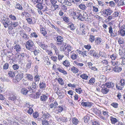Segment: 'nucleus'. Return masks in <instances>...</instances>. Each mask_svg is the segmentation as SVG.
Returning a JSON list of instances; mask_svg holds the SVG:
<instances>
[{"label": "nucleus", "instance_id": "28", "mask_svg": "<svg viewBox=\"0 0 125 125\" xmlns=\"http://www.w3.org/2000/svg\"><path fill=\"white\" fill-rule=\"evenodd\" d=\"M50 117H51L50 114H48L47 113V114H46L44 115H43L42 117H41V120H42L45 118L46 119L49 118Z\"/></svg>", "mask_w": 125, "mask_h": 125}, {"label": "nucleus", "instance_id": "3", "mask_svg": "<svg viewBox=\"0 0 125 125\" xmlns=\"http://www.w3.org/2000/svg\"><path fill=\"white\" fill-rule=\"evenodd\" d=\"M33 45L34 43L33 42L30 40L26 42L25 46L28 50H30L33 48Z\"/></svg>", "mask_w": 125, "mask_h": 125}, {"label": "nucleus", "instance_id": "2", "mask_svg": "<svg viewBox=\"0 0 125 125\" xmlns=\"http://www.w3.org/2000/svg\"><path fill=\"white\" fill-rule=\"evenodd\" d=\"M116 57V56L115 54H113L111 56L110 58L112 60L111 61V64L113 66L117 65L120 64L119 60L117 61L115 60Z\"/></svg>", "mask_w": 125, "mask_h": 125}, {"label": "nucleus", "instance_id": "12", "mask_svg": "<svg viewBox=\"0 0 125 125\" xmlns=\"http://www.w3.org/2000/svg\"><path fill=\"white\" fill-rule=\"evenodd\" d=\"M113 70L115 72L118 73L121 71L122 69L120 67L116 66L115 67L113 68Z\"/></svg>", "mask_w": 125, "mask_h": 125}, {"label": "nucleus", "instance_id": "50", "mask_svg": "<svg viewBox=\"0 0 125 125\" xmlns=\"http://www.w3.org/2000/svg\"><path fill=\"white\" fill-rule=\"evenodd\" d=\"M46 84L43 82L41 83H40V87L41 89H43L45 87Z\"/></svg>", "mask_w": 125, "mask_h": 125}, {"label": "nucleus", "instance_id": "37", "mask_svg": "<svg viewBox=\"0 0 125 125\" xmlns=\"http://www.w3.org/2000/svg\"><path fill=\"white\" fill-rule=\"evenodd\" d=\"M9 64L6 62L4 64L3 66V69L5 70H7L9 68Z\"/></svg>", "mask_w": 125, "mask_h": 125}, {"label": "nucleus", "instance_id": "30", "mask_svg": "<svg viewBox=\"0 0 125 125\" xmlns=\"http://www.w3.org/2000/svg\"><path fill=\"white\" fill-rule=\"evenodd\" d=\"M9 98V99L12 101H14L15 100H18L17 97L14 95H12Z\"/></svg>", "mask_w": 125, "mask_h": 125}, {"label": "nucleus", "instance_id": "8", "mask_svg": "<svg viewBox=\"0 0 125 125\" xmlns=\"http://www.w3.org/2000/svg\"><path fill=\"white\" fill-rule=\"evenodd\" d=\"M81 104L82 106H84L87 107H90L92 106V103L88 101L82 102L81 103Z\"/></svg>", "mask_w": 125, "mask_h": 125}, {"label": "nucleus", "instance_id": "40", "mask_svg": "<svg viewBox=\"0 0 125 125\" xmlns=\"http://www.w3.org/2000/svg\"><path fill=\"white\" fill-rule=\"evenodd\" d=\"M90 118L89 115L85 116L84 118V120L85 123H88L90 120Z\"/></svg>", "mask_w": 125, "mask_h": 125}, {"label": "nucleus", "instance_id": "15", "mask_svg": "<svg viewBox=\"0 0 125 125\" xmlns=\"http://www.w3.org/2000/svg\"><path fill=\"white\" fill-rule=\"evenodd\" d=\"M102 60L101 61L100 63L101 64L105 66L107 65L108 63V61L105 59H104L103 58H101Z\"/></svg>", "mask_w": 125, "mask_h": 125}, {"label": "nucleus", "instance_id": "39", "mask_svg": "<svg viewBox=\"0 0 125 125\" xmlns=\"http://www.w3.org/2000/svg\"><path fill=\"white\" fill-rule=\"evenodd\" d=\"M72 71L73 73H76L78 72V70L76 67L73 66L71 68Z\"/></svg>", "mask_w": 125, "mask_h": 125}, {"label": "nucleus", "instance_id": "1", "mask_svg": "<svg viewBox=\"0 0 125 125\" xmlns=\"http://www.w3.org/2000/svg\"><path fill=\"white\" fill-rule=\"evenodd\" d=\"M54 39L56 41L57 44L58 46H65V43L63 42V38L61 36H58L54 38Z\"/></svg>", "mask_w": 125, "mask_h": 125}, {"label": "nucleus", "instance_id": "54", "mask_svg": "<svg viewBox=\"0 0 125 125\" xmlns=\"http://www.w3.org/2000/svg\"><path fill=\"white\" fill-rule=\"evenodd\" d=\"M44 5V4H43L42 3H40V10H41L42 9H43V10H42L43 11L44 10V9H45V7H44L43 6V5Z\"/></svg>", "mask_w": 125, "mask_h": 125}, {"label": "nucleus", "instance_id": "4", "mask_svg": "<svg viewBox=\"0 0 125 125\" xmlns=\"http://www.w3.org/2000/svg\"><path fill=\"white\" fill-rule=\"evenodd\" d=\"M75 14H76V16L77 18L81 20L83 14V12L81 10H77L76 11V13Z\"/></svg>", "mask_w": 125, "mask_h": 125}, {"label": "nucleus", "instance_id": "7", "mask_svg": "<svg viewBox=\"0 0 125 125\" xmlns=\"http://www.w3.org/2000/svg\"><path fill=\"white\" fill-rule=\"evenodd\" d=\"M108 89L109 88H113L115 86V84L113 82H107L104 85Z\"/></svg>", "mask_w": 125, "mask_h": 125}, {"label": "nucleus", "instance_id": "56", "mask_svg": "<svg viewBox=\"0 0 125 125\" xmlns=\"http://www.w3.org/2000/svg\"><path fill=\"white\" fill-rule=\"evenodd\" d=\"M40 47L43 49H45L47 47V46L44 44H40Z\"/></svg>", "mask_w": 125, "mask_h": 125}, {"label": "nucleus", "instance_id": "6", "mask_svg": "<svg viewBox=\"0 0 125 125\" xmlns=\"http://www.w3.org/2000/svg\"><path fill=\"white\" fill-rule=\"evenodd\" d=\"M23 73H18L15 77L16 80L17 82L19 81L23 78Z\"/></svg>", "mask_w": 125, "mask_h": 125}, {"label": "nucleus", "instance_id": "31", "mask_svg": "<svg viewBox=\"0 0 125 125\" xmlns=\"http://www.w3.org/2000/svg\"><path fill=\"white\" fill-rule=\"evenodd\" d=\"M57 70L59 72L62 73L64 75H66L67 74V72L63 69H62L60 68H57Z\"/></svg>", "mask_w": 125, "mask_h": 125}, {"label": "nucleus", "instance_id": "27", "mask_svg": "<svg viewBox=\"0 0 125 125\" xmlns=\"http://www.w3.org/2000/svg\"><path fill=\"white\" fill-rule=\"evenodd\" d=\"M26 77L28 80L31 81L32 80L33 77L32 75L28 73L26 74Z\"/></svg>", "mask_w": 125, "mask_h": 125}, {"label": "nucleus", "instance_id": "21", "mask_svg": "<svg viewBox=\"0 0 125 125\" xmlns=\"http://www.w3.org/2000/svg\"><path fill=\"white\" fill-rule=\"evenodd\" d=\"M95 82V79L93 78H92L89 81L88 83L90 85H93Z\"/></svg>", "mask_w": 125, "mask_h": 125}, {"label": "nucleus", "instance_id": "29", "mask_svg": "<svg viewBox=\"0 0 125 125\" xmlns=\"http://www.w3.org/2000/svg\"><path fill=\"white\" fill-rule=\"evenodd\" d=\"M72 122L73 124L77 125L78 123V121L76 118L74 117L72 119Z\"/></svg>", "mask_w": 125, "mask_h": 125}, {"label": "nucleus", "instance_id": "34", "mask_svg": "<svg viewBox=\"0 0 125 125\" xmlns=\"http://www.w3.org/2000/svg\"><path fill=\"white\" fill-rule=\"evenodd\" d=\"M62 63L64 66L66 67L69 66L70 65L69 62L67 60H66L64 61Z\"/></svg>", "mask_w": 125, "mask_h": 125}, {"label": "nucleus", "instance_id": "5", "mask_svg": "<svg viewBox=\"0 0 125 125\" xmlns=\"http://www.w3.org/2000/svg\"><path fill=\"white\" fill-rule=\"evenodd\" d=\"M101 87V92L103 94H106L109 92V89L104 85H102Z\"/></svg>", "mask_w": 125, "mask_h": 125}, {"label": "nucleus", "instance_id": "38", "mask_svg": "<svg viewBox=\"0 0 125 125\" xmlns=\"http://www.w3.org/2000/svg\"><path fill=\"white\" fill-rule=\"evenodd\" d=\"M12 67L14 70L18 69L20 67L19 65L17 64H14L12 66Z\"/></svg>", "mask_w": 125, "mask_h": 125}, {"label": "nucleus", "instance_id": "43", "mask_svg": "<svg viewBox=\"0 0 125 125\" xmlns=\"http://www.w3.org/2000/svg\"><path fill=\"white\" fill-rule=\"evenodd\" d=\"M15 8L20 10H22L23 9L21 5L19 3L16 4Z\"/></svg>", "mask_w": 125, "mask_h": 125}, {"label": "nucleus", "instance_id": "23", "mask_svg": "<svg viewBox=\"0 0 125 125\" xmlns=\"http://www.w3.org/2000/svg\"><path fill=\"white\" fill-rule=\"evenodd\" d=\"M41 33L42 34L43 36H45L47 34V31L44 28H42L40 30Z\"/></svg>", "mask_w": 125, "mask_h": 125}, {"label": "nucleus", "instance_id": "33", "mask_svg": "<svg viewBox=\"0 0 125 125\" xmlns=\"http://www.w3.org/2000/svg\"><path fill=\"white\" fill-rule=\"evenodd\" d=\"M118 33L121 36L123 37L125 36V30H119L118 31Z\"/></svg>", "mask_w": 125, "mask_h": 125}, {"label": "nucleus", "instance_id": "11", "mask_svg": "<svg viewBox=\"0 0 125 125\" xmlns=\"http://www.w3.org/2000/svg\"><path fill=\"white\" fill-rule=\"evenodd\" d=\"M14 50L17 52H19L21 50V48L19 44H17L13 47Z\"/></svg>", "mask_w": 125, "mask_h": 125}, {"label": "nucleus", "instance_id": "25", "mask_svg": "<svg viewBox=\"0 0 125 125\" xmlns=\"http://www.w3.org/2000/svg\"><path fill=\"white\" fill-rule=\"evenodd\" d=\"M125 50L124 49H120L119 50V54L121 56H123L125 55Z\"/></svg>", "mask_w": 125, "mask_h": 125}, {"label": "nucleus", "instance_id": "55", "mask_svg": "<svg viewBox=\"0 0 125 125\" xmlns=\"http://www.w3.org/2000/svg\"><path fill=\"white\" fill-rule=\"evenodd\" d=\"M9 17L13 20L15 21L16 20V18L15 16L12 14H10L9 16Z\"/></svg>", "mask_w": 125, "mask_h": 125}, {"label": "nucleus", "instance_id": "10", "mask_svg": "<svg viewBox=\"0 0 125 125\" xmlns=\"http://www.w3.org/2000/svg\"><path fill=\"white\" fill-rule=\"evenodd\" d=\"M116 89L119 90H121L123 89L124 87L118 82L117 81L116 83Z\"/></svg>", "mask_w": 125, "mask_h": 125}, {"label": "nucleus", "instance_id": "19", "mask_svg": "<svg viewBox=\"0 0 125 125\" xmlns=\"http://www.w3.org/2000/svg\"><path fill=\"white\" fill-rule=\"evenodd\" d=\"M63 3L65 4L68 6H70L72 5L71 0H63Z\"/></svg>", "mask_w": 125, "mask_h": 125}, {"label": "nucleus", "instance_id": "9", "mask_svg": "<svg viewBox=\"0 0 125 125\" xmlns=\"http://www.w3.org/2000/svg\"><path fill=\"white\" fill-rule=\"evenodd\" d=\"M88 54H89L90 56L95 57L97 55V53L94 50H91L90 51H88Z\"/></svg>", "mask_w": 125, "mask_h": 125}, {"label": "nucleus", "instance_id": "57", "mask_svg": "<svg viewBox=\"0 0 125 125\" xmlns=\"http://www.w3.org/2000/svg\"><path fill=\"white\" fill-rule=\"evenodd\" d=\"M83 57L87 56L88 55V53L86 51H82V53L81 54Z\"/></svg>", "mask_w": 125, "mask_h": 125}, {"label": "nucleus", "instance_id": "36", "mask_svg": "<svg viewBox=\"0 0 125 125\" xmlns=\"http://www.w3.org/2000/svg\"><path fill=\"white\" fill-rule=\"evenodd\" d=\"M105 10L107 11V16H108V15H110L113 12L112 10H111L110 8L105 9Z\"/></svg>", "mask_w": 125, "mask_h": 125}, {"label": "nucleus", "instance_id": "35", "mask_svg": "<svg viewBox=\"0 0 125 125\" xmlns=\"http://www.w3.org/2000/svg\"><path fill=\"white\" fill-rule=\"evenodd\" d=\"M80 77L83 79L86 80L88 77V76L86 74L83 73L81 74L80 76Z\"/></svg>", "mask_w": 125, "mask_h": 125}, {"label": "nucleus", "instance_id": "22", "mask_svg": "<svg viewBox=\"0 0 125 125\" xmlns=\"http://www.w3.org/2000/svg\"><path fill=\"white\" fill-rule=\"evenodd\" d=\"M73 52H71V57L72 59L74 60L77 58V56L76 54L73 53Z\"/></svg>", "mask_w": 125, "mask_h": 125}, {"label": "nucleus", "instance_id": "59", "mask_svg": "<svg viewBox=\"0 0 125 125\" xmlns=\"http://www.w3.org/2000/svg\"><path fill=\"white\" fill-rule=\"evenodd\" d=\"M18 23L17 22H12L11 25L12 26H13V27H15L17 26L18 25Z\"/></svg>", "mask_w": 125, "mask_h": 125}, {"label": "nucleus", "instance_id": "24", "mask_svg": "<svg viewBox=\"0 0 125 125\" xmlns=\"http://www.w3.org/2000/svg\"><path fill=\"white\" fill-rule=\"evenodd\" d=\"M68 27L72 31H73L75 30L76 28L75 26L74 25L73 23H72L69 24Z\"/></svg>", "mask_w": 125, "mask_h": 125}, {"label": "nucleus", "instance_id": "49", "mask_svg": "<svg viewBox=\"0 0 125 125\" xmlns=\"http://www.w3.org/2000/svg\"><path fill=\"white\" fill-rule=\"evenodd\" d=\"M22 14L26 17H29L31 16L30 15L29 13L25 12H22Z\"/></svg>", "mask_w": 125, "mask_h": 125}, {"label": "nucleus", "instance_id": "46", "mask_svg": "<svg viewBox=\"0 0 125 125\" xmlns=\"http://www.w3.org/2000/svg\"><path fill=\"white\" fill-rule=\"evenodd\" d=\"M58 81L59 83L62 85L64 84V82L62 78H59L58 79Z\"/></svg>", "mask_w": 125, "mask_h": 125}, {"label": "nucleus", "instance_id": "42", "mask_svg": "<svg viewBox=\"0 0 125 125\" xmlns=\"http://www.w3.org/2000/svg\"><path fill=\"white\" fill-rule=\"evenodd\" d=\"M80 8L82 10H85L87 8L86 6L83 4H81L79 5Z\"/></svg>", "mask_w": 125, "mask_h": 125}, {"label": "nucleus", "instance_id": "51", "mask_svg": "<svg viewBox=\"0 0 125 125\" xmlns=\"http://www.w3.org/2000/svg\"><path fill=\"white\" fill-rule=\"evenodd\" d=\"M120 60V61H121V64L122 65L125 64V58L123 57L121 58L120 60H119V61Z\"/></svg>", "mask_w": 125, "mask_h": 125}, {"label": "nucleus", "instance_id": "64", "mask_svg": "<svg viewBox=\"0 0 125 125\" xmlns=\"http://www.w3.org/2000/svg\"><path fill=\"white\" fill-rule=\"evenodd\" d=\"M80 27L81 29L83 30L84 29L85 26L83 23H81L80 24Z\"/></svg>", "mask_w": 125, "mask_h": 125}, {"label": "nucleus", "instance_id": "41", "mask_svg": "<svg viewBox=\"0 0 125 125\" xmlns=\"http://www.w3.org/2000/svg\"><path fill=\"white\" fill-rule=\"evenodd\" d=\"M41 97V100L42 101L44 102L47 99V97L45 95H43Z\"/></svg>", "mask_w": 125, "mask_h": 125}, {"label": "nucleus", "instance_id": "17", "mask_svg": "<svg viewBox=\"0 0 125 125\" xmlns=\"http://www.w3.org/2000/svg\"><path fill=\"white\" fill-rule=\"evenodd\" d=\"M110 118L111 123L113 124H115V123L117 122L118 121V120L117 118L114 117L113 116L110 117Z\"/></svg>", "mask_w": 125, "mask_h": 125}, {"label": "nucleus", "instance_id": "44", "mask_svg": "<svg viewBox=\"0 0 125 125\" xmlns=\"http://www.w3.org/2000/svg\"><path fill=\"white\" fill-rule=\"evenodd\" d=\"M42 125H49V123L46 120L44 119V120H42Z\"/></svg>", "mask_w": 125, "mask_h": 125}, {"label": "nucleus", "instance_id": "62", "mask_svg": "<svg viewBox=\"0 0 125 125\" xmlns=\"http://www.w3.org/2000/svg\"><path fill=\"white\" fill-rule=\"evenodd\" d=\"M119 14V13L117 11H116L114 13L112 14L113 15V16L114 17H116L118 16Z\"/></svg>", "mask_w": 125, "mask_h": 125}, {"label": "nucleus", "instance_id": "48", "mask_svg": "<svg viewBox=\"0 0 125 125\" xmlns=\"http://www.w3.org/2000/svg\"><path fill=\"white\" fill-rule=\"evenodd\" d=\"M31 63L32 62L31 61H30L29 62L27 63L26 67V69L28 70L31 68Z\"/></svg>", "mask_w": 125, "mask_h": 125}, {"label": "nucleus", "instance_id": "32", "mask_svg": "<svg viewBox=\"0 0 125 125\" xmlns=\"http://www.w3.org/2000/svg\"><path fill=\"white\" fill-rule=\"evenodd\" d=\"M118 81L124 87L125 85V79H120L119 81Z\"/></svg>", "mask_w": 125, "mask_h": 125}, {"label": "nucleus", "instance_id": "20", "mask_svg": "<svg viewBox=\"0 0 125 125\" xmlns=\"http://www.w3.org/2000/svg\"><path fill=\"white\" fill-rule=\"evenodd\" d=\"M65 47V50H67L66 51L68 52L71 51L72 50V48L71 46L69 45H66V43H65V46H64Z\"/></svg>", "mask_w": 125, "mask_h": 125}, {"label": "nucleus", "instance_id": "45", "mask_svg": "<svg viewBox=\"0 0 125 125\" xmlns=\"http://www.w3.org/2000/svg\"><path fill=\"white\" fill-rule=\"evenodd\" d=\"M95 37L91 35L90 36L89 40L90 42H94L95 40Z\"/></svg>", "mask_w": 125, "mask_h": 125}, {"label": "nucleus", "instance_id": "63", "mask_svg": "<svg viewBox=\"0 0 125 125\" xmlns=\"http://www.w3.org/2000/svg\"><path fill=\"white\" fill-rule=\"evenodd\" d=\"M99 54L100 55L103 57H105L106 56V53L104 52H100Z\"/></svg>", "mask_w": 125, "mask_h": 125}, {"label": "nucleus", "instance_id": "26", "mask_svg": "<svg viewBox=\"0 0 125 125\" xmlns=\"http://www.w3.org/2000/svg\"><path fill=\"white\" fill-rule=\"evenodd\" d=\"M117 6L119 7L120 6H123L125 5L124 0H120L117 4Z\"/></svg>", "mask_w": 125, "mask_h": 125}, {"label": "nucleus", "instance_id": "13", "mask_svg": "<svg viewBox=\"0 0 125 125\" xmlns=\"http://www.w3.org/2000/svg\"><path fill=\"white\" fill-rule=\"evenodd\" d=\"M102 41V39L99 37L96 38L95 41V45H98L101 44Z\"/></svg>", "mask_w": 125, "mask_h": 125}, {"label": "nucleus", "instance_id": "53", "mask_svg": "<svg viewBox=\"0 0 125 125\" xmlns=\"http://www.w3.org/2000/svg\"><path fill=\"white\" fill-rule=\"evenodd\" d=\"M51 26L52 27L54 28L58 32H60V30L59 28L55 26L52 24Z\"/></svg>", "mask_w": 125, "mask_h": 125}, {"label": "nucleus", "instance_id": "52", "mask_svg": "<svg viewBox=\"0 0 125 125\" xmlns=\"http://www.w3.org/2000/svg\"><path fill=\"white\" fill-rule=\"evenodd\" d=\"M93 11L94 12H96L99 11L98 8L94 6H93Z\"/></svg>", "mask_w": 125, "mask_h": 125}, {"label": "nucleus", "instance_id": "16", "mask_svg": "<svg viewBox=\"0 0 125 125\" xmlns=\"http://www.w3.org/2000/svg\"><path fill=\"white\" fill-rule=\"evenodd\" d=\"M30 91V90L28 91L25 88H23L21 89V92L23 95H25L27 94L28 92H29Z\"/></svg>", "mask_w": 125, "mask_h": 125}, {"label": "nucleus", "instance_id": "14", "mask_svg": "<svg viewBox=\"0 0 125 125\" xmlns=\"http://www.w3.org/2000/svg\"><path fill=\"white\" fill-rule=\"evenodd\" d=\"M58 105V103L56 101H52V103L50 105V106L51 108H55Z\"/></svg>", "mask_w": 125, "mask_h": 125}, {"label": "nucleus", "instance_id": "58", "mask_svg": "<svg viewBox=\"0 0 125 125\" xmlns=\"http://www.w3.org/2000/svg\"><path fill=\"white\" fill-rule=\"evenodd\" d=\"M75 91L76 92L80 94L82 92V90L80 88H79L78 89H75Z\"/></svg>", "mask_w": 125, "mask_h": 125}, {"label": "nucleus", "instance_id": "18", "mask_svg": "<svg viewBox=\"0 0 125 125\" xmlns=\"http://www.w3.org/2000/svg\"><path fill=\"white\" fill-rule=\"evenodd\" d=\"M87 16L88 15L86 12H85L84 13L83 12V14L81 21H83L84 20H86V19H88Z\"/></svg>", "mask_w": 125, "mask_h": 125}, {"label": "nucleus", "instance_id": "61", "mask_svg": "<svg viewBox=\"0 0 125 125\" xmlns=\"http://www.w3.org/2000/svg\"><path fill=\"white\" fill-rule=\"evenodd\" d=\"M109 6H111V7H114L115 5V3L113 1H110L109 2Z\"/></svg>", "mask_w": 125, "mask_h": 125}, {"label": "nucleus", "instance_id": "60", "mask_svg": "<svg viewBox=\"0 0 125 125\" xmlns=\"http://www.w3.org/2000/svg\"><path fill=\"white\" fill-rule=\"evenodd\" d=\"M123 39L122 38H120L118 40V42L119 44H122L124 43Z\"/></svg>", "mask_w": 125, "mask_h": 125}, {"label": "nucleus", "instance_id": "47", "mask_svg": "<svg viewBox=\"0 0 125 125\" xmlns=\"http://www.w3.org/2000/svg\"><path fill=\"white\" fill-rule=\"evenodd\" d=\"M8 74L10 76L12 77H14L15 76V73L13 71H9Z\"/></svg>", "mask_w": 125, "mask_h": 125}]
</instances>
